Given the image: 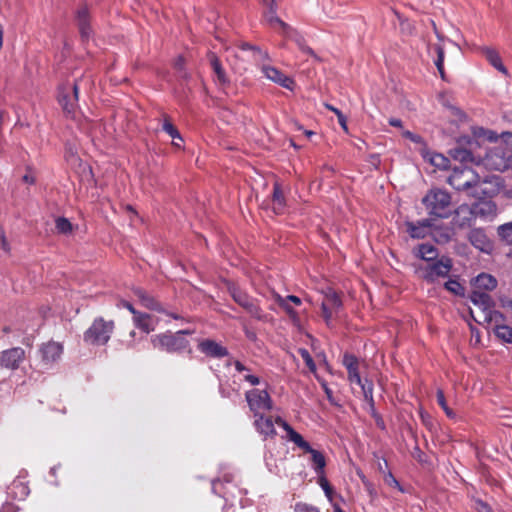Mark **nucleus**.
Instances as JSON below:
<instances>
[{"label": "nucleus", "mask_w": 512, "mask_h": 512, "mask_svg": "<svg viewBox=\"0 0 512 512\" xmlns=\"http://www.w3.org/2000/svg\"><path fill=\"white\" fill-rule=\"evenodd\" d=\"M468 239L476 249L484 253H490L493 249V244L486 235L485 231L481 228L472 229L469 232Z\"/></svg>", "instance_id": "f3484780"}, {"label": "nucleus", "mask_w": 512, "mask_h": 512, "mask_svg": "<svg viewBox=\"0 0 512 512\" xmlns=\"http://www.w3.org/2000/svg\"><path fill=\"white\" fill-rule=\"evenodd\" d=\"M343 365L348 372V379L350 383L361 384V376L358 371V359L352 354H344Z\"/></svg>", "instance_id": "4be33fe9"}, {"label": "nucleus", "mask_w": 512, "mask_h": 512, "mask_svg": "<svg viewBox=\"0 0 512 512\" xmlns=\"http://www.w3.org/2000/svg\"><path fill=\"white\" fill-rule=\"evenodd\" d=\"M261 71L267 79L273 81L274 83H276L286 89H289V90L293 89V86H294L293 79H291L289 76L282 73L277 68L263 64L261 67Z\"/></svg>", "instance_id": "2eb2a0df"}, {"label": "nucleus", "mask_w": 512, "mask_h": 512, "mask_svg": "<svg viewBox=\"0 0 512 512\" xmlns=\"http://www.w3.org/2000/svg\"><path fill=\"white\" fill-rule=\"evenodd\" d=\"M318 475V483L320 487L323 489L325 495L328 498H331L332 496V488L328 482V480L325 477V474H317Z\"/></svg>", "instance_id": "09e8293b"}, {"label": "nucleus", "mask_w": 512, "mask_h": 512, "mask_svg": "<svg viewBox=\"0 0 512 512\" xmlns=\"http://www.w3.org/2000/svg\"><path fill=\"white\" fill-rule=\"evenodd\" d=\"M361 387L364 399L369 403L370 407L374 410V398H373V382L361 378V384H358Z\"/></svg>", "instance_id": "c9c22d12"}, {"label": "nucleus", "mask_w": 512, "mask_h": 512, "mask_svg": "<svg viewBox=\"0 0 512 512\" xmlns=\"http://www.w3.org/2000/svg\"><path fill=\"white\" fill-rule=\"evenodd\" d=\"M415 255L417 257H419L420 259H422L428 263H431V262L437 260L438 250L432 244L423 243L418 246V250L415 253Z\"/></svg>", "instance_id": "c85d7f7f"}, {"label": "nucleus", "mask_w": 512, "mask_h": 512, "mask_svg": "<svg viewBox=\"0 0 512 512\" xmlns=\"http://www.w3.org/2000/svg\"><path fill=\"white\" fill-rule=\"evenodd\" d=\"M497 233L501 241L507 245H512V222L500 225L497 228Z\"/></svg>", "instance_id": "e433bc0d"}, {"label": "nucleus", "mask_w": 512, "mask_h": 512, "mask_svg": "<svg viewBox=\"0 0 512 512\" xmlns=\"http://www.w3.org/2000/svg\"><path fill=\"white\" fill-rule=\"evenodd\" d=\"M323 303H327L328 307L337 311L342 306V302L339 298V296L333 292L329 291L325 296V301Z\"/></svg>", "instance_id": "37998d69"}, {"label": "nucleus", "mask_w": 512, "mask_h": 512, "mask_svg": "<svg viewBox=\"0 0 512 512\" xmlns=\"http://www.w3.org/2000/svg\"><path fill=\"white\" fill-rule=\"evenodd\" d=\"M407 232L413 239H423L431 233L434 226L433 219H423L417 222L406 221Z\"/></svg>", "instance_id": "ddd939ff"}, {"label": "nucleus", "mask_w": 512, "mask_h": 512, "mask_svg": "<svg viewBox=\"0 0 512 512\" xmlns=\"http://www.w3.org/2000/svg\"><path fill=\"white\" fill-rule=\"evenodd\" d=\"M276 422L285 430L286 438L289 441L311 455V464L315 473L324 474L326 459L323 453L313 449L310 444L281 417H277Z\"/></svg>", "instance_id": "7ed1b4c3"}, {"label": "nucleus", "mask_w": 512, "mask_h": 512, "mask_svg": "<svg viewBox=\"0 0 512 512\" xmlns=\"http://www.w3.org/2000/svg\"><path fill=\"white\" fill-rule=\"evenodd\" d=\"M484 165L496 171L512 168V133H502L500 142L486 152Z\"/></svg>", "instance_id": "f257e3e1"}, {"label": "nucleus", "mask_w": 512, "mask_h": 512, "mask_svg": "<svg viewBox=\"0 0 512 512\" xmlns=\"http://www.w3.org/2000/svg\"><path fill=\"white\" fill-rule=\"evenodd\" d=\"M212 491L221 496L226 503L232 502V505L235 504L237 496L242 492L240 488L232 483V477L230 475H225L223 480H213Z\"/></svg>", "instance_id": "9b49d317"}, {"label": "nucleus", "mask_w": 512, "mask_h": 512, "mask_svg": "<svg viewBox=\"0 0 512 512\" xmlns=\"http://www.w3.org/2000/svg\"><path fill=\"white\" fill-rule=\"evenodd\" d=\"M229 293L233 300L251 317L259 321H267L268 315L261 309L257 300L234 285L229 287Z\"/></svg>", "instance_id": "0eeeda50"}, {"label": "nucleus", "mask_w": 512, "mask_h": 512, "mask_svg": "<svg viewBox=\"0 0 512 512\" xmlns=\"http://www.w3.org/2000/svg\"><path fill=\"white\" fill-rule=\"evenodd\" d=\"M114 321H106L102 317L95 318L91 326L85 331L83 339L92 345H105L113 333Z\"/></svg>", "instance_id": "423d86ee"}, {"label": "nucleus", "mask_w": 512, "mask_h": 512, "mask_svg": "<svg viewBox=\"0 0 512 512\" xmlns=\"http://www.w3.org/2000/svg\"><path fill=\"white\" fill-rule=\"evenodd\" d=\"M0 246L1 248L5 251V252H9L10 250V246H9V243L7 242V239H6V236H5V233L3 231L2 228H0Z\"/></svg>", "instance_id": "bf43d9fd"}, {"label": "nucleus", "mask_w": 512, "mask_h": 512, "mask_svg": "<svg viewBox=\"0 0 512 512\" xmlns=\"http://www.w3.org/2000/svg\"><path fill=\"white\" fill-rule=\"evenodd\" d=\"M388 123L393 126V127H397V128H402L403 124H402V121L398 118H390L388 120Z\"/></svg>", "instance_id": "338daca9"}, {"label": "nucleus", "mask_w": 512, "mask_h": 512, "mask_svg": "<svg viewBox=\"0 0 512 512\" xmlns=\"http://www.w3.org/2000/svg\"><path fill=\"white\" fill-rule=\"evenodd\" d=\"M56 230L61 234H68L72 231L71 222L65 217H58L55 220Z\"/></svg>", "instance_id": "c03bdc74"}, {"label": "nucleus", "mask_w": 512, "mask_h": 512, "mask_svg": "<svg viewBox=\"0 0 512 512\" xmlns=\"http://www.w3.org/2000/svg\"><path fill=\"white\" fill-rule=\"evenodd\" d=\"M482 53L487 59V61L500 73H502L505 76H508V70L502 63L501 57L499 53L490 47H484L482 48Z\"/></svg>", "instance_id": "a878e982"}, {"label": "nucleus", "mask_w": 512, "mask_h": 512, "mask_svg": "<svg viewBox=\"0 0 512 512\" xmlns=\"http://www.w3.org/2000/svg\"><path fill=\"white\" fill-rule=\"evenodd\" d=\"M243 378H244L245 381H247L252 386H257V385L260 384L259 377L250 374V371L249 372H245Z\"/></svg>", "instance_id": "4d7b16f0"}, {"label": "nucleus", "mask_w": 512, "mask_h": 512, "mask_svg": "<svg viewBox=\"0 0 512 512\" xmlns=\"http://www.w3.org/2000/svg\"><path fill=\"white\" fill-rule=\"evenodd\" d=\"M173 67L176 70L178 76L184 80H189L191 75L185 67V58L179 55L173 63Z\"/></svg>", "instance_id": "58836bf2"}, {"label": "nucleus", "mask_w": 512, "mask_h": 512, "mask_svg": "<svg viewBox=\"0 0 512 512\" xmlns=\"http://www.w3.org/2000/svg\"><path fill=\"white\" fill-rule=\"evenodd\" d=\"M475 290L492 291L497 287V280L490 274L481 273L474 280Z\"/></svg>", "instance_id": "cd10ccee"}, {"label": "nucleus", "mask_w": 512, "mask_h": 512, "mask_svg": "<svg viewBox=\"0 0 512 512\" xmlns=\"http://www.w3.org/2000/svg\"><path fill=\"white\" fill-rule=\"evenodd\" d=\"M299 354L302 357L305 364L307 365V367L309 368V370L312 373H316V364H315L312 356L310 355L309 351L305 348H301V349H299Z\"/></svg>", "instance_id": "a18cd8bd"}, {"label": "nucleus", "mask_w": 512, "mask_h": 512, "mask_svg": "<svg viewBox=\"0 0 512 512\" xmlns=\"http://www.w3.org/2000/svg\"><path fill=\"white\" fill-rule=\"evenodd\" d=\"M475 217H488L496 214V205L492 201H481L472 205Z\"/></svg>", "instance_id": "7c9ffc66"}, {"label": "nucleus", "mask_w": 512, "mask_h": 512, "mask_svg": "<svg viewBox=\"0 0 512 512\" xmlns=\"http://www.w3.org/2000/svg\"><path fill=\"white\" fill-rule=\"evenodd\" d=\"M453 267V261L449 257H441L425 267H421L422 278L428 283H434L439 278H445L449 275Z\"/></svg>", "instance_id": "6e6552de"}, {"label": "nucleus", "mask_w": 512, "mask_h": 512, "mask_svg": "<svg viewBox=\"0 0 512 512\" xmlns=\"http://www.w3.org/2000/svg\"><path fill=\"white\" fill-rule=\"evenodd\" d=\"M272 202V209L274 213L282 214L285 209L286 202L281 187L278 183H275L273 187Z\"/></svg>", "instance_id": "473e14b6"}, {"label": "nucleus", "mask_w": 512, "mask_h": 512, "mask_svg": "<svg viewBox=\"0 0 512 512\" xmlns=\"http://www.w3.org/2000/svg\"><path fill=\"white\" fill-rule=\"evenodd\" d=\"M78 90L77 82L65 84L59 88L58 101L68 115L73 114L78 107Z\"/></svg>", "instance_id": "9d476101"}, {"label": "nucleus", "mask_w": 512, "mask_h": 512, "mask_svg": "<svg viewBox=\"0 0 512 512\" xmlns=\"http://www.w3.org/2000/svg\"><path fill=\"white\" fill-rule=\"evenodd\" d=\"M402 135L406 139H409L410 141L414 142L415 144H418L419 145V150L421 148L427 147V144L424 141V139L420 135H418V134H415V133H413V132H411L409 130H405V131H403Z\"/></svg>", "instance_id": "49530a36"}, {"label": "nucleus", "mask_w": 512, "mask_h": 512, "mask_svg": "<svg viewBox=\"0 0 512 512\" xmlns=\"http://www.w3.org/2000/svg\"><path fill=\"white\" fill-rule=\"evenodd\" d=\"M134 294H135V296L138 297L139 301L145 308L150 309V310L159 311V312L162 311L160 303L152 295H150L143 289H141V288L134 289Z\"/></svg>", "instance_id": "bb28decb"}, {"label": "nucleus", "mask_w": 512, "mask_h": 512, "mask_svg": "<svg viewBox=\"0 0 512 512\" xmlns=\"http://www.w3.org/2000/svg\"><path fill=\"white\" fill-rule=\"evenodd\" d=\"M264 20L266 21L267 24H269L271 27H276V26H279L283 33L287 36H290V34L293 31V29L288 25L286 24L285 22H283L278 16H277V12H274L272 14V11H265L264 12Z\"/></svg>", "instance_id": "c756f323"}, {"label": "nucleus", "mask_w": 512, "mask_h": 512, "mask_svg": "<svg viewBox=\"0 0 512 512\" xmlns=\"http://www.w3.org/2000/svg\"><path fill=\"white\" fill-rule=\"evenodd\" d=\"M500 139L501 137H499L494 131L486 129L483 140H487L488 142L497 144L500 142Z\"/></svg>", "instance_id": "5fc2aeb1"}, {"label": "nucleus", "mask_w": 512, "mask_h": 512, "mask_svg": "<svg viewBox=\"0 0 512 512\" xmlns=\"http://www.w3.org/2000/svg\"><path fill=\"white\" fill-rule=\"evenodd\" d=\"M470 301L478 306L485 314L486 317L491 318L493 307L495 305L492 297L485 291L473 290L469 296Z\"/></svg>", "instance_id": "dca6fc26"}, {"label": "nucleus", "mask_w": 512, "mask_h": 512, "mask_svg": "<svg viewBox=\"0 0 512 512\" xmlns=\"http://www.w3.org/2000/svg\"><path fill=\"white\" fill-rule=\"evenodd\" d=\"M434 50L437 54V58L434 60V64L441 76L442 79L445 78V72H444V48L441 45H436L434 47Z\"/></svg>", "instance_id": "ea45409f"}, {"label": "nucleus", "mask_w": 512, "mask_h": 512, "mask_svg": "<svg viewBox=\"0 0 512 512\" xmlns=\"http://www.w3.org/2000/svg\"><path fill=\"white\" fill-rule=\"evenodd\" d=\"M295 512H319L318 508L306 503H297L295 505Z\"/></svg>", "instance_id": "864d4df0"}, {"label": "nucleus", "mask_w": 512, "mask_h": 512, "mask_svg": "<svg viewBox=\"0 0 512 512\" xmlns=\"http://www.w3.org/2000/svg\"><path fill=\"white\" fill-rule=\"evenodd\" d=\"M162 130L166 132L173 140L183 142V138L178 129L173 125L168 115L163 114Z\"/></svg>", "instance_id": "f704fd0d"}, {"label": "nucleus", "mask_w": 512, "mask_h": 512, "mask_svg": "<svg viewBox=\"0 0 512 512\" xmlns=\"http://www.w3.org/2000/svg\"><path fill=\"white\" fill-rule=\"evenodd\" d=\"M275 420H277V418ZM275 424L280 426L276 421H273L271 417L264 416L263 413H260L254 420L255 429L264 438L274 437L276 435Z\"/></svg>", "instance_id": "6ab92c4d"}, {"label": "nucleus", "mask_w": 512, "mask_h": 512, "mask_svg": "<svg viewBox=\"0 0 512 512\" xmlns=\"http://www.w3.org/2000/svg\"><path fill=\"white\" fill-rule=\"evenodd\" d=\"M251 52L253 56V60L258 64L262 63L268 59V54L265 51H262L259 47H251Z\"/></svg>", "instance_id": "de8ad7c7"}, {"label": "nucleus", "mask_w": 512, "mask_h": 512, "mask_svg": "<svg viewBox=\"0 0 512 512\" xmlns=\"http://www.w3.org/2000/svg\"><path fill=\"white\" fill-rule=\"evenodd\" d=\"M25 360V350L21 347H13L0 352V367L8 370H16Z\"/></svg>", "instance_id": "f8f14e48"}, {"label": "nucleus", "mask_w": 512, "mask_h": 512, "mask_svg": "<svg viewBox=\"0 0 512 512\" xmlns=\"http://www.w3.org/2000/svg\"><path fill=\"white\" fill-rule=\"evenodd\" d=\"M8 493L13 496L14 499L24 500L29 494L28 486L22 481L15 480L8 487Z\"/></svg>", "instance_id": "72a5a7b5"}, {"label": "nucleus", "mask_w": 512, "mask_h": 512, "mask_svg": "<svg viewBox=\"0 0 512 512\" xmlns=\"http://www.w3.org/2000/svg\"><path fill=\"white\" fill-rule=\"evenodd\" d=\"M40 352L42 361L46 365L52 364L60 359L63 353V346L58 342L50 341L42 345Z\"/></svg>", "instance_id": "aec40b11"}, {"label": "nucleus", "mask_w": 512, "mask_h": 512, "mask_svg": "<svg viewBox=\"0 0 512 512\" xmlns=\"http://www.w3.org/2000/svg\"><path fill=\"white\" fill-rule=\"evenodd\" d=\"M450 156L460 162L459 166L467 167L466 163L474 162V156L470 150H467L462 147H455L450 150Z\"/></svg>", "instance_id": "2f4dec72"}, {"label": "nucleus", "mask_w": 512, "mask_h": 512, "mask_svg": "<svg viewBox=\"0 0 512 512\" xmlns=\"http://www.w3.org/2000/svg\"><path fill=\"white\" fill-rule=\"evenodd\" d=\"M447 182L454 189L466 191L473 197L480 198V194L484 193L479 176L469 167L455 166Z\"/></svg>", "instance_id": "f03ea898"}, {"label": "nucleus", "mask_w": 512, "mask_h": 512, "mask_svg": "<svg viewBox=\"0 0 512 512\" xmlns=\"http://www.w3.org/2000/svg\"><path fill=\"white\" fill-rule=\"evenodd\" d=\"M428 214L437 218L450 216L451 196L442 189L430 190L422 199Z\"/></svg>", "instance_id": "20e7f679"}, {"label": "nucleus", "mask_w": 512, "mask_h": 512, "mask_svg": "<svg viewBox=\"0 0 512 512\" xmlns=\"http://www.w3.org/2000/svg\"><path fill=\"white\" fill-rule=\"evenodd\" d=\"M473 508L477 512H494L493 509L491 508V506L488 503H486L483 500H481V499H475L474 500Z\"/></svg>", "instance_id": "3c124183"}, {"label": "nucleus", "mask_w": 512, "mask_h": 512, "mask_svg": "<svg viewBox=\"0 0 512 512\" xmlns=\"http://www.w3.org/2000/svg\"><path fill=\"white\" fill-rule=\"evenodd\" d=\"M322 387L327 396L328 401L331 404H335L332 390L328 387V385L326 383H322Z\"/></svg>", "instance_id": "0e129e2a"}, {"label": "nucleus", "mask_w": 512, "mask_h": 512, "mask_svg": "<svg viewBox=\"0 0 512 512\" xmlns=\"http://www.w3.org/2000/svg\"><path fill=\"white\" fill-rule=\"evenodd\" d=\"M444 287L456 296H463L465 293L464 286L457 279H449L445 282Z\"/></svg>", "instance_id": "a19ab883"}, {"label": "nucleus", "mask_w": 512, "mask_h": 512, "mask_svg": "<svg viewBox=\"0 0 512 512\" xmlns=\"http://www.w3.org/2000/svg\"><path fill=\"white\" fill-rule=\"evenodd\" d=\"M412 456L420 463H423L425 460H424V453L422 452V450L419 448V446H415L414 449H413V452H412Z\"/></svg>", "instance_id": "680f3d73"}, {"label": "nucleus", "mask_w": 512, "mask_h": 512, "mask_svg": "<svg viewBox=\"0 0 512 512\" xmlns=\"http://www.w3.org/2000/svg\"><path fill=\"white\" fill-rule=\"evenodd\" d=\"M117 307L118 308H126L127 310H129L133 315L136 314L137 310L133 307V305L126 301V300H120L118 303H117Z\"/></svg>", "instance_id": "052dcab7"}, {"label": "nucleus", "mask_w": 512, "mask_h": 512, "mask_svg": "<svg viewBox=\"0 0 512 512\" xmlns=\"http://www.w3.org/2000/svg\"><path fill=\"white\" fill-rule=\"evenodd\" d=\"M436 398H437V403L440 405V407L443 409V411L445 412L446 416L448 418H455L456 417V414L453 412L452 409H450L447 405V402H446V399H445V395H444V392L442 389H438L437 392H436Z\"/></svg>", "instance_id": "79ce46f5"}, {"label": "nucleus", "mask_w": 512, "mask_h": 512, "mask_svg": "<svg viewBox=\"0 0 512 512\" xmlns=\"http://www.w3.org/2000/svg\"><path fill=\"white\" fill-rule=\"evenodd\" d=\"M194 333L193 330L185 329L179 330L176 333H163L154 335L151 342L155 348L165 350L167 352H180L189 346V341L184 338V335Z\"/></svg>", "instance_id": "39448f33"}, {"label": "nucleus", "mask_w": 512, "mask_h": 512, "mask_svg": "<svg viewBox=\"0 0 512 512\" xmlns=\"http://www.w3.org/2000/svg\"><path fill=\"white\" fill-rule=\"evenodd\" d=\"M133 322L135 327L147 334L155 329V322L152 316L147 313L137 311L136 314L133 315Z\"/></svg>", "instance_id": "393cba45"}, {"label": "nucleus", "mask_w": 512, "mask_h": 512, "mask_svg": "<svg viewBox=\"0 0 512 512\" xmlns=\"http://www.w3.org/2000/svg\"><path fill=\"white\" fill-rule=\"evenodd\" d=\"M321 308H322L323 317H324L326 323L329 324V322L332 318L333 309L329 308L327 303H322Z\"/></svg>", "instance_id": "6e6d98bb"}, {"label": "nucleus", "mask_w": 512, "mask_h": 512, "mask_svg": "<svg viewBox=\"0 0 512 512\" xmlns=\"http://www.w3.org/2000/svg\"><path fill=\"white\" fill-rule=\"evenodd\" d=\"M245 398L254 417L270 411L273 407L272 399L266 390L253 388L245 393Z\"/></svg>", "instance_id": "1a4fd4ad"}, {"label": "nucleus", "mask_w": 512, "mask_h": 512, "mask_svg": "<svg viewBox=\"0 0 512 512\" xmlns=\"http://www.w3.org/2000/svg\"><path fill=\"white\" fill-rule=\"evenodd\" d=\"M198 349L206 356L212 358H222L228 356L229 352L226 347L211 339H204L199 342Z\"/></svg>", "instance_id": "a211bd4d"}, {"label": "nucleus", "mask_w": 512, "mask_h": 512, "mask_svg": "<svg viewBox=\"0 0 512 512\" xmlns=\"http://www.w3.org/2000/svg\"><path fill=\"white\" fill-rule=\"evenodd\" d=\"M77 25L83 39H88L92 34L90 15L86 6H81L76 11Z\"/></svg>", "instance_id": "412c9836"}, {"label": "nucleus", "mask_w": 512, "mask_h": 512, "mask_svg": "<svg viewBox=\"0 0 512 512\" xmlns=\"http://www.w3.org/2000/svg\"><path fill=\"white\" fill-rule=\"evenodd\" d=\"M496 336L505 343L512 344V327L508 325H496Z\"/></svg>", "instance_id": "4c0bfd02"}, {"label": "nucleus", "mask_w": 512, "mask_h": 512, "mask_svg": "<svg viewBox=\"0 0 512 512\" xmlns=\"http://www.w3.org/2000/svg\"><path fill=\"white\" fill-rule=\"evenodd\" d=\"M327 108L330 109L331 111H333L335 114H336V119H338V122L340 124V126L345 130L347 131L348 128H347V118L346 116L337 108L331 106V105H327Z\"/></svg>", "instance_id": "8fccbe9b"}, {"label": "nucleus", "mask_w": 512, "mask_h": 512, "mask_svg": "<svg viewBox=\"0 0 512 512\" xmlns=\"http://www.w3.org/2000/svg\"><path fill=\"white\" fill-rule=\"evenodd\" d=\"M486 129L483 127H472V134L476 139H483Z\"/></svg>", "instance_id": "e2e57ef3"}, {"label": "nucleus", "mask_w": 512, "mask_h": 512, "mask_svg": "<svg viewBox=\"0 0 512 512\" xmlns=\"http://www.w3.org/2000/svg\"><path fill=\"white\" fill-rule=\"evenodd\" d=\"M2 512H16V508L14 505L7 503L2 507Z\"/></svg>", "instance_id": "774afa93"}, {"label": "nucleus", "mask_w": 512, "mask_h": 512, "mask_svg": "<svg viewBox=\"0 0 512 512\" xmlns=\"http://www.w3.org/2000/svg\"><path fill=\"white\" fill-rule=\"evenodd\" d=\"M475 218L473 207L462 204L454 211L452 224L460 229L470 227Z\"/></svg>", "instance_id": "4468645a"}, {"label": "nucleus", "mask_w": 512, "mask_h": 512, "mask_svg": "<svg viewBox=\"0 0 512 512\" xmlns=\"http://www.w3.org/2000/svg\"><path fill=\"white\" fill-rule=\"evenodd\" d=\"M385 482L389 485H394L396 487H398L400 490L401 489V486L399 484V482L396 480V478L393 476V474L391 473V471H388L386 474H385Z\"/></svg>", "instance_id": "13d9d810"}, {"label": "nucleus", "mask_w": 512, "mask_h": 512, "mask_svg": "<svg viewBox=\"0 0 512 512\" xmlns=\"http://www.w3.org/2000/svg\"><path fill=\"white\" fill-rule=\"evenodd\" d=\"M420 154L424 160L439 169H447L449 167L450 160L447 157L443 154L430 151L428 147L421 148Z\"/></svg>", "instance_id": "5701e85b"}, {"label": "nucleus", "mask_w": 512, "mask_h": 512, "mask_svg": "<svg viewBox=\"0 0 512 512\" xmlns=\"http://www.w3.org/2000/svg\"><path fill=\"white\" fill-rule=\"evenodd\" d=\"M234 367L236 369V371H238L239 373H244V372H249L250 369L248 367H246L242 362L236 360L234 361Z\"/></svg>", "instance_id": "69168bd1"}, {"label": "nucleus", "mask_w": 512, "mask_h": 512, "mask_svg": "<svg viewBox=\"0 0 512 512\" xmlns=\"http://www.w3.org/2000/svg\"><path fill=\"white\" fill-rule=\"evenodd\" d=\"M208 59L210 62V65L212 67V70L216 76V82L220 85H227L229 84V78L226 75L225 70L223 69L221 62L219 58L214 54L213 52H210L208 54Z\"/></svg>", "instance_id": "b1692460"}, {"label": "nucleus", "mask_w": 512, "mask_h": 512, "mask_svg": "<svg viewBox=\"0 0 512 512\" xmlns=\"http://www.w3.org/2000/svg\"><path fill=\"white\" fill-rule=\"evenodd\" d=\"M277 303L279 304L280 307H282L286 312L287 314H289L290 316H294L296 313L294 311V309L286 302V299H284V297L278 295L277 296Z\"/></svg>", "instance_id": "603ef678"}]
</instances>
